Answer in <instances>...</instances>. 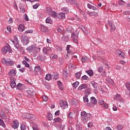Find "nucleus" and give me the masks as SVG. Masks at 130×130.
Here are the masks:
<instances>
[{"label":"nucleus","mask_w":130,"mask_h":130,"mask_svg":"<svg viewBox=\"0 0 130 130\" xmlns=\"http://www.w3.org/2000/svg\"><path fill=\"white\" fill-rule=\"evenodd\" d=\"M92 119V115L90 113H86L85 111H82L81 113V119L83 123L88 122V120Z\"/></svg>","instance_id":"nucleus-1"},{"label":"nucleus","mask_w":130,"mask_h":130,"mask_svg":"<svg viewBox=\"0 0 130 130\" xmlns=\"http://www.w3.org/2000/svg\"><path fill=\"white\" fill-rule=\"evenodd\" d=\"M2 63L5 64V66H14V61L12 60L11 59H6L3 58L2 60Z\"/></svg>","instance_id":"nucleus-2"},{"label":"nucleus","mask_w":130,"mask_h":130,"mask_svg":"<svg viewBox=\"0 0 130 130\" xmlns=\"http://www.w3.org/2000/svg\"><path fill=\"white\" fill-rule=\"evenodd\" d=\"M21 41L22 42L23 45H27L29 43V39L25 35H23L21 37Z\"/></svg>","instance_id":"nucleus-3"},{"label":"nucleus","mask_w":130,"mask_h":130,"mask_svg":"<svg viewBox=\"0 0 130 130\" xmlns=\"http://www.w3.org/2000/svg\"><path fill=\"white\" fill-rule=\"evenodd\" d=\"M2 51L4 54H6L8 52H12V50H11L10 46H6L2 49Z\"/></svg>","instance_id":"nucleus-4"},{"label":"nucleus","mask_w":130,"mask_h":130,"mask_svg":"<svg viewBox=\"0 0 130 130\" xmlns=\"http://www.w3.org/2000/svg\"><path fill=\"white\" fill-rule=\"evenodd\" d=\"M59 104L60 107H61V108H63V109H66V108H68V105L67 101L63 102V101L61 100L59 101Z\"/></svg>","instance_id":"nucleus-5"},{"label":"nucleus","mask_w":130,"mask_h":130,"mask_svg":"<svg viewBox=\"0 0 130 130\" xmlns=\"http://www.w3.org/2000/svg\"><path fill=\"white\" fill-rule=\"evenodd\" d=\"M26 50L30 51V50H35V51H40V49H38L36 47V45H32L30 46H29L26 48Z\"/></svg>","instance_id":"nucleus-6"},{"label":"nucleus","mask_w":130,"mask_h":130,"mask_svg":"<svg viewBox=\"0 0 130 130\" xmlns=\"http://www.w3.org/2000/svg\"><path fill=\"white\" fill-rule=\"evenodd\" d=\"M47 13L49 14V16H51V17H53V18H57L56 12L52 11L51 9H47Z\"/></svg>","instance_id":"nucleus-7"},{"label":"nucleus","mask_w":130,"mask_h":130,"mask_svg":"<svg viewBox=\"0 0 130 130\" xmlns=\"http://www.w3.org/2000/svg\"><path fill=\"white\" fill-rule=\"evenodd\" d=\"M10 82L11 88H12V89H14V88L16 87V78L14 77L10 78Z\"/></svg>","instance_id":"nucleus-8"},{"label":"nucleus","mask_w":130,"mask_h":130,"mask_svg":"<svg viewBox=\"0 0 130 130\" xmlns=\"http://www.w3.org/2000/svg\"><path fill=\"white\" fill-rule=\"evenodd\" d=\"M116 55H118V56H120V57H123V58H124L125 57V55L124 54V53H123L120 51V50H117L116 51Z\"/></svg>","instance_id":"nucleus-9"},{"label":"nucleus","mask_w":130,"mask_h":130,"mask_svg":"<svg viewBox=\"0 0 130 130\" xmlns=\"http://www.w3.org/2000/svg\"><path fill=\"white\" fill-rule=\"evenodd\" d=\"M51 49L50 48V47H46L43 48V52L44 54H48V53H49L50 51H51Z\"/></svg>","instance_id":"nucleus-10"},{"label":"nucleus","mask_w":130,"mask_h":130,"mask_svg":"<svg viewBox=\"0 0 130 130\" xmlns=\"http://www.w3.org/2000/svg\"><path fill=\"white\" fill-rule=\"evenodd\" d=\"M17 90H20V91H22V90H24L25 89V85L23 84L18 83L17 85Z\"/></svg>","instance_id":"nucleus-11"},{"label":"nucleus","mask_w":130,"mask_h":130,"mask_svg":"<svg viewBox=\"0 0 130 130\" xmlns=\"http://www.w3.org/2000/svg\"><path fill=\"white\" fill-rule=\"evenodd\" d=\"M8 74H9V76H11L12 77H15V76H16V75L17 74V72L16 71V70L14 69H12L9 71Z\"/></svg>","instance_id":"nucleus-12"},{"label":"nucleus","mask_w":130,"mask_h":130,"mask_svg":"<svg viewBox=\"0 0 130 130\" xmlns=\"http://www.w3.org/2000/svg\"><path fill=\"white\" fill-rule=\"evenodd\" d=\"M71 38H72L73 41L75 42V43H78V39L77 35H75V33L73 32L71 35Z\"/></svg>","instance_id":"nucleus-13"},{"label":"nucleus","mask_w":130,"mask_h":130,"mask_svg":"<svg viewBox=\"0 0 130 130\" xmlns=\"http://www.w3.org/2000/svg\"><path fill=\"white\" fill-rule=\"evenodd\" d=\"M26 93L30 96H35V91L32 89L27 90Z\"/></svg>","instance_id":"nucleus-14"},{"label":"nucleus","mask_w":130,"mask_h":130,"mask_svg":"<svg viewBox=\"0 0 130 130\" xmlns=\"http://www.w3.org/2000/svg\"><path fill=\"white\" fill-rule=\"evenodd\" d=\"M12 127L15 129L19 127V122L18 120H15L13 121V125H12Z\"/></svg>","instance_id":"nucleus-15"},{"label":"nucleus","mask_w":130,"mask_h":130,"mask_svg":"<svg viewBox=\"0 0 130 130\" xmlns=\"http://www.w3.org/2000/svg\"><path fill=\"white\" fill-rule=\"evenodd\" d=\"M14 46L15 47H16V49L18 50H22L23 49V47L20 46L19 42H16V44H14Z\"/></svg>","instance_id":"nucleus-16"},{"label":"nucleus","mask_w":130,"mask_h":130,"mask_svg":"<svg viewBox=\"0 0 130 130\" xmlns=\"http://www.w3.org/2000/svg\"><path fill=\"white\" fill-rule=\"evenodd\" d=\"M0 116L1 118H3V119H8L7 118V116H6V113H5V111L2 110L0 112Z\"/></svg>","instance_id":"nucleus-17"},{"label":"nucleus","mask_w":130,"mask_h":130,"mask_svg":"<svg viewBox=\"0 0 130 130\" xmlns=\"http://www.w3.org/2000/svg\"><path fill=\"white\" fill-rule=\"evenodd\" d=\"M66 17V14L63 13H60L58 15H57V18L59 20L63 19Z\"/></svg>","instance_id":"nucleus-18"},{"label":"nucleus","mask_w":130,"mask_h":130,"mask_svg":"<svg viewBox=\"0 0 130 130\" xmlns=\"http://www.w3.org/2000/svg\"><path fill=\"white\" fill-rule=\"evenodd\" d=\"M27 115L26 119H31V120H33V119L35 118V117H34L33 114H30L27 113Z\"/></svg>","instance_id":"nucleus-19"},{"label":"nucleus","mask_w":130,"mask_h":130,"mask_svg":"<svg viewBox=\"0 0 130 130\" xmlns=\"http://www.w3.org/2000/svg\"><path fill=\"white\" fill-rule=\"evenodd\" d=\"M88 86L86 84H81L80 86L78 87V90H83V89H86Z\"/></svg>","instance_id":"nucleus-20"},{"label":"nucleus","mask_w":130,"mask_h":130,"mask_svg":"<svg viewBox=\"0 0 130 130\" xmlns=\"http://www.w3.org/2000/svg\"><path fill=\"white\" fill-rule=\"evenodd\" d=\"M76 129L77 130H82V129H83V127L82 126V124H81L79 123H77L76 124Z\"/></svg>","instance_id":"nucleus-21"},{"label":"nucleus","mask_w":130,"mask_h":130,"mask_svg":"<svg viewBox=\"0 0 130 130\" xmlns=\"http://www.w3.org/2000/svg\"><path fill=\"white\" fill-rule=\"evenodd\" d=\"M18 30L20 31V32H23V31L25 30V27L24 26V25L20 24L18 27Z\"/></svg>","instance_id":"nucleus-22"},{"label":"nucleus","mask_w":130,"mask_h":130,"mask_svg":"<svg viewBox=\"0 0 130 130\" xmlns=\"http://www.w3.org/2000/svg\"><path fill=\"white\" fill-rule=\"evenodd\" d=\"M91 94V89L87 88L85 91V96H89Z\"/></svg>","instance_id":"nucleus-23"},{"label":"nucleus","mask_w":130,"mask_h":130,"mask_svg":"<svg viewBox=\"0 0 130 130\" xmlns=\"http://www.w3.org/2000/svg\"><path fill=\"white\" fill-rule=\"evenodd\" d=\"M81 60L82 62H87V61H89V57L87 56L82 57Z\"/></svg>","instance_id":"nucleus-24"},{"label":"nucleus","mask_w":130,"mask_h":130,"mask_svg":"<svg viewBox=\"0 0 130 130\" xmlns=\"http://www.w3.org/2000/svg\"><path fill=\"white\" fill-rule=\"evenodd\" d=\"M109 26L111 27V28L112 29V30H115V25H114V24H113V23H112V22L111 21H109Z\"/></svg>","instance_id":"nucleus-25"},{"label":"nucleus","mask_w":130,"mask_h":130,"mask_svg":"<svg viewBox=\"0 0 130 130\" xmlns=\"http://www.w3.org/2000/svg\"><path fill=\"white\" fill-rule=\"evenodd\" d=\"M90 102L93 104H97V100L94 98V96H92L90 98Z\"/></svg>","instance_id":"nucleus-26"},{"label":"nucleus","mask_w":130,"mask_h":130,"mask_svg":"<svg viewBox=\"0 0 130 130\" xmlns=\"http://www.w3.org/2000/svg\"><path fill=\"white\" fill-rule=\"evenodd\" d=\"M51 59H56L57 58V55L51 53L50 54Z\"/></svg>","instance_id":"nucleus-27"},{"label":"nucleus","mask_w":130,"mask_h":130,"mask_svg":"<svg viewBox=\"0 0 130 130\" xmlns=\"http://www.w3.org/2000/svg\"><path fill=\"white\" fill-rule=\"evenodd\" d=\"M86 73H87V74H88V75H89L90 77H92V76L94 75V73H93V70H87L86 71Z\"/></svg>","instance_id":"nucleus-28"},{"label":"nucleus","mask_w":130,"mask_h":130,"mask_svg":"<svg viewBox=\"0 0 130 130\" xmlns=\"http://www.w3.org/2000/svg\"><path fill=\"white\" fill-rule=\"evenodd\" d=\"M53 118V116H52V114L50 113H48L47 115V119L49 120H52Z\"/></svg>","instance_id":"nucleus-29"},{"label":"nucleus","mask_w":130,"mask_h":130,"mask_svg":"<svg viewBox=\"0 0 130 130\" xmlns=\"http://www.w3.org/2000/svg\"><path fill=\"white\" fill-rule=\"evenodd\" d=\"M81 75H82V72H78L75 74V77L77 79H79L80 78H81Z\"/></svg>","instance_id":"nucleus-30"},{"label":"nucleus","mask_w":130,"mask_h":130,"mask_svg":"<svg viewBox=\"0 0 130 130\" xmlns=\"http://www.w3.org/2000/svg\"><path fill=\"white\" fill-rule=\"evenodd\" d=\"M52 76L54 80H57V79H58V74H57V73H54Z\"/></svg>","instance_id":"nucleus-31"},{"label":"nucleus","mask_w":130,"mask_h":130,"mask_svg":"<svg viewBox=\"0 0 130 130\" xmlns=\"http://www.w3.org/2000/svg\"><path fill=\"white\" fill-rule=\"evenodd\" d=\"M54 122H61V118L57 117L53 119Z\"/></svg>","instance_id":"nucleus-32"},{"label":"nucleus","mask_w":130,"mask_h":130,"mask_svg":"<svg viewBox=\"0 0 130 130\" xmlns=\"http://www.w3.org/2000/svg\"><path fill=\"white\" fill-rule=\"evenodd\" d=\"M51 74H48L46 75L45 79L47 80V81H49V80H51Z\"/></svg>","instance_id":"nucleus-33"},{"label":"nucleus","mask_w":130,"mask_h":130,"mask_svg":"<svg viewBox=\"0 0 130 130\" xmlns=\"http://www.w3.org/2000/svg\"><path fill=\"white\" fill-rule=\"evenodd\" d=\"M79 84H80V82H79L78 81H76L72 84V86L73 88H77V87L79 86Z\"/></svg>","instance_id":"nucleus-34"},{"label":"nucleus","mask_w":130,"mask_h":130,"mask_svg":"<svg viewBox=\"0 0 130 130\" xmlns=\"http://www.w3.org/2000/svg\"><path fill=\"white\" fill-rule=\"evenodd\" d=\"M69 70H75V69H76V66H74V64H73L72 63H71L69 66Z\"/></svg>","instance_id":"nucleus-35"},{"label":"nucleus","mask_w":130,"mask_h":130,"mask_svg":"<svg viewBox=\"0 0 130 130\" xmlns=\"http://www.w3.org/2000/svg\"><path fill=\"white\" fill-rule=\"evenodd\" d=\"M0 125L3 126V127H6V124H5V122L2 119L0 118Z\"/></svg>","instance_id":"nucleus-36"},{"label":"nucleus","mask_w":130,"mask_h":130,"mask_svg":"<svg viewBox=\"0 0 130 130\" xmlns=\"http://www.w3.org/2000/svg\"><path fill=\"white\" fill-rule=\"evenodd\" d=\"M41 30L43 31V32H47V27L44 26H42L41 27Z\"/></svg>","instance_id":"nucleus-37"},{"label":"nucleus","mask_w":130,"mask_h":130,"mask_svg":"<svg viewBox=\"0 0 130 130\" xmlns=\"http://www.w3.org/2000/svg\"><path fill=\"white\" fill-rule=\"evenodd\" d=\"M91 84L94 89H97V83L94 81H92L91 82Z\"/></svg>","instance_id":"nucleus-38"},{"label":"nucleus","mask_w":130,"mask_h":130,"mask_svg":"<svg viewBox=\"0 0 130 130\" xmlns=\"http://www.w3.org/2000/svg\"><path fill=\"white\" fill-rule=\"evenodd\" d=\"M83 101L85 103L86 102V103H88L89 99H88V96L85 95V96L83 97Z\"/></svg>","instance_id":"nucleus-39"},{"label":"nucleus","mask_w":130,"mask_h":130,"mask_svg":"<svg viewBox=\"0 0 130 130\" xmlns=\"http://www.w3.org/2000/svg\"><path fill=\"white\" fill-rule=\"evenodd\" d=\"M41 68H40V66H36L35 67V72H37V73H39V71L40 70Z\"/></svg>","instance_id":"nucleus-40"},{"label":"nucleus","mask_w":130,"mask_h":130,"mask_svg":"<svg viewBox=\"0 0 130 130\" xmlns=\"http://www.w3.org/2000/svg\"><path fill=\"white\" fill-rule=\"evenodd\" d=\"M33 32H34V31L32 29H28L27 30H26L24 33L25 34H32L33 33Z\"/></svg>","instance_id":"nucleus-41"},{"label":"nucleus","mask_w":130,"mask_h":130,"mask_svg":"<svg viewBox=\"0 0 130 130\" xmlns=\"http://www.w3.org/2000/svg\"><path fill=\"white\" fill-rule=\"evenodd\" d=\"M63 12H65V14H69V9L67 7H64L62 9Z\"/></svg>","instance_id":"nucleus-42"},{"label":"nucleus","mask_w":130,"mask_h":130,"mask_svg":"<svg viewBox=\"0 0 130 130\" xmlns=\"http://www.w3.org/2000/svg\"><path fill=\"white\" fill-rule=\"evenodd\" d=\"M82 81H88V80H89V77H88V76H87L86 75H84L82 77Z\"/></svg>","instance_id":"nucleus-43"},{"label":"nucleus","mask_w":130,"mask_h":130,"mask_svg":"<svg viewBox=\"0 0 130 130\" xmlns=\"http://www.w3.org/2000/svg\"><path fill=\"white\" fill-rule=\"evenodd\" d=\"M106 81L108 83H109V84H113V80H112L111 78H107Z\"/></svg>","instance_id":"nucleus-44"},{"label":"nucleus","mask_w":130,"mask_h":130,"mask_svg":"<svg viewBox=\"0 0 130 130\" xmlns=\"http://www.w3.org/2000/svg\"><path fill=\"white\" fill-rule=\"evenodd\" d=\"M58 60L60 63V64H62L63 63V58L61 57H59L58 58Z\"/></svg>","instance_id":"nucleus-45"},{"label":"nucleus","mask_w":130,"mask_h":130,"mask_svg":"<svg viewBox=\"0 0 130 130\" xmlns=\"http://www.w3.org/2000/svg\"><path fill=\"white\" fill-rule=\"evenodd\" d=\"M119 4L120 6H124L125 5V2L122 0H120L119 1Z\"/></svg>","instance_id":"nucleus-46"},{"label":"nucleus","mask_w":130,"mask_h":130,"mask_svg":"<svg viewBox=\"0 0 130 130\" xmlns=\"http://www.w3.org/2000/svg\"><path fill=\"white\" fill-rule=\"evenodd\" d=\"M20 13H21L22 14H24V13H25V8L23 6H21L20 8Z\"/></svg>","instance_id":"nucleus-47"},{"label":"nucleus","mask_w":130,"mask_h":130,"mask_svg":"<svg viewBox=\"0 0 130 130\" xmlns=\"http://www.w3.org/2000/svg\"><path fill=\"white\" fill-rule=\"evenodd\" d=\"M46 23H48V24H50V23H51V18H50V17H48L46 19Z\"/></svg>","instance_id":"nucleus-48"},{"label":"nucleus","mask_w":130,"mask_h":130,"mask_svg":"<svg viewBox=\"0 0 130 130\" xmlns=\"http://www.w3.org/2000/svg\"><path fill=\"white\" fill-rule=\"evenodd\" d=\"M116 128L118 130H121L123 128V126L122 125H118L117 126Z\"/></svg>","instance_id":"nucleus-49"},{"label":"nucleus","mask_w":130,"mask_h":130,"mask_svg":"<svg viewBox=\"0 0 130 130\" xmlns=\"http://www.w3.org/2000/svg\"><path fill=\"white\" fill-rule=\"evenodd\" d=\"M23 19L25 20V21L29 20V18L28 17V15H27V14H24Z\"/></svg>","instance_id":"nucleus-50"},{"label":"nucleus","mask_w":130,"mask_h":130,"mask_svg":"<svg viewBox=\"0 0 130 130\" xmlns=\"http://www.w3.org/2000/svg\"><path fill=\"white\" fill-rule=\"evenodd\" d=\"M59 127H60L59 130H63V129H64V128L66 127V125L61 124L59 125Z\"/></svg>","instance_id":"nucleus-51"},{"label":"nucleus","mask_w":130,"mask_h":130,"mask_svg":"<svg viewBox=\"0 0 130 130\" xmlns=\"http://www.w3.org/2000/svg\"><path fill=\"white\" fill-rule=\"evenodd\" d=\"M125 86L126 88H127L128 90H130V82H127L125 84Z\"/></svg>","instance_id":"nucleus-52"},{"label":"nucleus","mask_w":130,"mask_h":130,"mask_svg":"<svg viewBox=\"0 0 130 130\" xmlns=\"http://www.w3.org/2000/svg\"><path fill=\"white\" fill-rule=\"evenodd\" d=\"M39 6H40L39 3H37V4H35V5H34L32 6V8H33V9H35L36 10V9H37L38 8V7H39Z\"/></svg>","instance_id":"nucleus-53"},{"label":"nucleus","mask_w":130,"mask_h":130,"mask_svg":"<svg viewBox=\"0 0 130 130\" xmlns=\"http://www.w3.org/2000/svg\"><path fill=\"white\" fill-rule=\"evenodd\" d=\"M27 113H25L22 114V118H26V119H27Z\"/></svg>","instance_id":"nucleus-54"},{"label":"nucleus","mask_w":130,"mask_h":130,"mask_svg":"<svg viewBox=\"0 0 130 130\" xmlns=\"http://www.w3.org/2000/svg\"><path fill=\"white\" fill-rule=\"evenodd\" d=\"M43 100L45 102L47 101L48 100V98L46 96V95L43 96Z\"/></svg>","instance_id":"nucleus-55"},{"label":"nucleus","mask_w":130,"mask_h":130,"mask_svg":"<svg viewBox=\"0 0 130 130\" xmlns=\"http://www.w3.org/2000/svg\"><path fill=\"white\" fill-rule=\"evenodd\" d=\"M98 72H99V73H102V72H103V67H99L98 69Z\"/></svg>","instance_id":"nucleus-56"},{"label":"nucleus","mask_w":130,"mask_h":130,"mask_svg":"<svg viewBox=\"0 0 130 130\" xmlns=\"http://www.w3.org/2000/svg\"><path fill=\"white\" fill-rule=\"evenodd\" d=\"M57 32H58V33H61V32H62V28L57 27Z\"/></svg>","instance_id":"nucleus-57"},{"label":"nucleus","mask_w":130,"mask_h":130,"mask_svg":"<svg viewBox=\"0 0 130 130\" xmlns=\"http://www.w3.org/2000/svg\"><path fill=\"white\" fill-rule=\"evenodd\" d=\"M13 5H14V8L15 10H18V6H17V3H16L15 2H14Z\"/></svg>","instance_id":"nucleus-58"},{"label":"nucleus","mask_w":130,"mask_h":130,"mask_svg":"<svg viewBox=\"0 0 130 130\" xmlns=\"http://www.w3.org/2000/svg\"><path fill=\"white\" fill-rule=\"evenodd\" d=\"M93 126V122H89L88 124V127H92Z\"/></svg>","instance_id":"nucleus-59"},{"label":"nucleus","mask_w":130,"mask_h":130,"mask_svg":"<svg viewBox=\"0 0 130 130\" xmlns=\"http://www.w3.org/2000/svg\"><path fill=\"white\" fill-rule=\"evenodd\" d=\"M119 97H120V94H116L115 97H114V99H115L116 100H117V99H119Z\"/></svg>","instance_id":"nucleus-60"},{"label":"nucleus","mask_w":130,"mask_h":130,"mask_svg":"<svg viewBox=\"0 0 130 130\" xmlns=\"http://www.w3.org/2000/svg\"><path fill=\"white\" fill-rule=\"evenodd\" d=\"M123 15H130V11H125L123 13Z\"/></svg>","instance_id":"nucleus-61"},{"label":"nucleus","mask_w":130,"mask_h":130,"mask_svg":"<svg viewBox=\"0 0 130 130\" xmlns=\"http://www.w3.org/2000/svg\"><path fill=\"white\" fill-rule=\"evenodd\" d=\"M89 15H90V16H95V14H96V12H88Z\"/></svg>","instance_id":"nucleus-62"},{"label":"nucleus","mask_w":130,"mask_h":130,"mask_svg":"<svg viewBox=\"0 0 130 130\" xmlns=\"http://www.w3.org/2000/svg\"><path fill=\"white\" fill-rule=\"evenodd\" d=\"M73 113L72 112L69 113V118H73Z\"/></svg>","instance_id":"nucleus-63"},{"label":"nucleus","mask_w":130,"mask_h":130,"mask_svg":"<svg viewBox=\"0 0 130 130\" xmlns=\"http://www.w3.org/2000/svg\"><path fill=\"white\" fill-rule=\"evenodd\" d=\"M32 129L33 130H39V129H38V126H34L32 127Z\"/></svg>","instance_id":"nucleus-64"}]
</instances>
